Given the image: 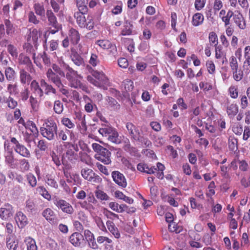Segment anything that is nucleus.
I'll return each instance as SVG.
<instances>
[{"label": "nucleus", "instance_id": "f257e3e1", "mask_svg": "<svg viewBox=\"0 0 250 250\" xmlns=\"http://www.w3.org/2000/svg\"><path fill=\"white\" fill-rule=\"evenodd\" d=\"M58 127L53 119L45 120L40 128L41 134L48 141L54 140L56 138Z\"/></svg>", "mask_w": 250, "mask_h": 250}, {"label": "nucleus", "instance_id": "f03ea898", "mask_svg": "<svg viewBox=\"0 0 250 250\" xmlns=\"http://www.w3.org/2000/svg\"><path fill=\"white\" fill-rule=\"evenodd\" d=\"M87 80L94 86L103 89H106L108 83V79L102 71L93 70L91 75L87 77Z\"/></svg>", "mask_w": 250, "mask_h": 250}, {"label": "nucleus", "instance_id": "7ed1b4c3", "mask_svg": "<svg viewBox=\"0 0 250 250\" xmlns=\"http://www.w3.org/2000/svg\"><path fill=\"white\" fill-rule=\"evenodd\" d=\"M54 204L63 212L72 214L74 212V209L70 203L64 200L55 197L52 199Z\"/></svg>", "mask_w": 250, "mask_h": 250}, {"label": "nucleus", "instance_id": "20e7f679", "mask_svg": "<svg viewBox=\"0 0 250 250\" xmlns=\"http://www.w3.org/2000/svg\"><path fill=\"white\" fill-rule=\"evenodd\" d=\"M63 144L65 149L63 154H65L66 157L71 161L76 159L77 152L79 150L77 145L69 142H63Z\"/></svg>", "mask_w": 250, "mask_h": 250}, {"label": "nucleus", "instance_id": "39448f33", "mask_svg": "<svg viewBox=\"0 0 250 250\" xmlns=\"http://www.w3.org/2000/svg\"><path fill=\"white\" fill-rule=\"evenodd\" d=\"M81 175L85 179L94 183H99L102 181V178L96 175L93 171L88 168H83L81 170Z\"/></svg>", "mask_w": 250, "mask_h": 250}, {"label": "nucleus", "instance_id": "423d86ee", "mask_svg": "<svg viewBox=\"0 0 250 250\" xmlns=\"http://www.w3.org/2000/svg\"><path fill=\"white\" fill-rule=\"evenodd\" d=\"M77 22L81 28L91 29L94 25L92 17H77Z\"/></svg>", "mask_w": 250, "mask_h": 250}, {"label": "nucleus", "instance_id": "0eeeda50", "mask_svg": "<svg viewBox=\"0 0 250 250\" xmlns=\"http://www.w3.org/2000/svg\"><path fill=\"white\" fill-rule=\"evenodd\" d=\"M96 44L103 49L108 50L110 53L114 55H115L117 53L115 44L111 42L109 40H98L97 41Z\"/></svg>", "mask_w": 250, "mask_h": 250}, {"label": "nucleus", "instance_id": "6e6552de", "mask_svg": "<svg viewBox=\"0 0 250 250\" xmlns=\"http://www.w3.org/2000/svg\"><path fill=\"white\" fill-rule=\"evenodd\" d=\"M114 182L119 187L125 188L127 186L126 179L123 174L118 171H113L111 173Z\"/></svg>", "mask_w": 250, "mask_h": 250}, {"label": "nucleus", "instance_id": "1a4fd4ad", "mask_svg": "<svg viewBox=\"0 0 250 250\" xmlns=\"http://www.w3.org/2000/svg\"><path fill=\"white\" fill-rule=\"evenodd\" d=\"M69 242L75 247H82L84 243V239L81 233L74 232L69 237Z\"/></svg>", "mask_w": 250, "mask_h": 250}, {"label": "nucleus", "instance_id": "9d476101", "mask_svg": "<svg viewBox=\"0 0 250 250\" xmlns=\"http://www.w3.org/2000/svg\"><path fill=\"white\" fill-rule=\"evenodd\" d=\"M42 216L52 225H57L58 219L54 211L50 208L45 209L42 212Z\"/></svg>", "mask_w": 250, "mask_h": 250}, {"label": "nucleus", "instance_id": "9b49d317", "mask_svg": "<svg viewBox=\"0 0 250 250\" xmlns=\"http://www.w3.org/2000/svg\"><path fill=\"white\" fill-rule=\"evenodd\" d=\"M13 208L9 204H5L0 208V218L7 220L13 215Z\"/></svg>", "mask_w": 250, "mask_h": 250}, {"label": "nucleus", "instance_id": "f8f14e48", "mask_svg": "<svg viewBox=\"0 0 250 250\" xmlns=\"http://www.w3.org/2000/svg\"><path fill=\"white\" fill-rule=\"evenodd\" d=\"M110 156V152L105 148L102 152L96 154L95 158L104 164L108 165L111 162Z\"/></svg>", "mask_w": 250, "mask_h": 250}, {"label": "nucleus", "instance_id": "ddd939ff", "mask_svg": "<svg viewBox=\"0 0 250 250\" xmlns=\"http://www.w3.org/2000/svg\"><path fill=\"white\" fill-rule=\"evenodd\" d=\"M61 66L66 71V78L68 81H69L73 78H80L81 76L78 74L77 71L74 70L69 65L62 62V64H61Z\"/></svg>", "mask_w": 250, "mask_h": 250}, {"label": "nucleus", "instance_id": "4468645a", "mask_svg": "<svg viewBox=\"0 0 250 250\" xmlns=\"http://www.w3.org/2000/svg\"><path fill=\"white\" fill-rule=\"evenodd\" d=\"M15 219L20 228H23L28 224L27 217L21 211H18L16 213Z\"/></svg>", "mask_w": 250, "mask_h": 250}, {"label": "nucleus", "instance_id": "2eb2a0df", "mask_svg": "<svg viewBox=\"0 0 250 250\" xmlns=\"http://www.w3.org/2000/svg\"><path fill=\"white\" fill-rule=\"evenodd\" d=\"M46 76L49 81L54 83L57 87L62 86V82L60 78L52 70L49 68L46 72Z\"/></svg>", "mask_w": 250, "mask_h": 250}, {"label": "nucleus", "instance_id": "dca6fc26", "mask_svg": "<svg viewBox=\"0 0 250 250\" xmlns=\"http://www.w3.org/2000/svg\"><path fill=\"white\" fill-rule=\"evenodd\" d=\"M70 58L73 63L77 66H80L84 64V60L78 52L74 49L71 50Z\"/></svg>", "mask_w": 250, "mask_h": 250}, {"label": "nucleus", "instance_id": "f3484780", "mask_svg": "<svg viewBox=\"0 0 250 250\" xmlns=\"http://www.w3.org/2000/svg\"><path fill=\"white\" fill-rule=\"evenodd\" d=\"M68 81L69 82V85L71 87L80 88L86 93H89V91L87 86L85 84H83L78 78H73Z\"/></svg>", "mask_w": 250, "mask_h": 250}, {"label": "nucleus", "instance_id": "a211bd4d", "mask_svg": "<svg viewBox=\"0 0 250 250\" xmlns=\"http://www.w3.org/2000/svg\"><path fill=\"white\" fill-rule=\"evenodd\" d=\"M5 163L11 168H16L17 165L15 163L16 159L14 158L12 150L6 151L4 154Z\"/></svg>", "mask_w": 250, "mask_h": 250}, {"label": "nucleus", "instance_id": "6ab92c4d", "mask_svg": "<svg viewBox=\"0 0 250 250\" xmlns=\"http://www.w3.org/2000/svg\"><path fill=\"white\" fill-rule=\"evenodd\" d=\"M137 168L138 170L146 173L147 174H154L157 171V168L155 167H149L147 164L140 163L137 165Z\"/></svg>", "mask_w": 250, "mask_h": 250}, {"label": "nucleus", "instance_id": "aec40b11", "mask_svg": "<svg viewBox=\"0 0 250 250\" xmlns=\"http://www.w3.org/2000/svg\"><path fill=\"white\" fill-rule=\"evenodd\" d=\"M48 19L50 23V25H51L54 28H50L49 30L48 31L49 34L50 33L54 34L61 29L62 26L57 22L56 17H48Z\"/></svg>", "mask_w": 250, "mask_h": 250}, {"label": "nucleus", "instance_id": "412c9836", "mask_svg": "<svg viewBox=\"0 0 250 250\" xmlns=\"http://www.w3.org/2000/svg\"><path fill=\"white\" fill-rule=\"evenodd\" d=\"M68 36L71 43L74 45L77 44L80 40V34L74 28H71L69 29Z\"/></svg>", "mask_w": 250, "mask_h": 250}, {"label": "nucleus", "instance_id": "4be33fe9", "mask_svg": "<svg viewBox=\"0 0 250 250\" xmlns=\"http://www.w3.org/2000/svg\"><path fill=\"white\" fill-rule=\"evenodd\" d=\"M83 99L85 101L84 110L86 112L90 113L94 109H97L96 105L93 102L92 100L86 95L83 96Z\"/></svg>", "mask_w": 250, "mask_h": 250}, {"label": "nucleus", "instance_id": "5701e85b", "mask_svg": "<svg viewBox=\"0 0 250 250\" xmlns=\"http://www.w3.org/2000/svg\"><path fill=\"white\" fill-rule=\"evenodd\" d=\"M4 75L6 80L9 82H14L17 78V73L16 71L11 67H7L5 68Z\"/></svg>", "mask_w": 250, "mask_h": 250}, {"label": "nucleus", "instance_id": "b1692460", "mask_svg": "<svg viewBox=\"0 0 250 250\" xmlns=\"http://www.w3.org/2000/svg\"><path fill=\"white\" fill-rule=\"evenodd\" d=\"M14 149L16 152L21 156L26 158H29L31 156L28 149L23 145L20 144L17 147H14Z\"/></svg>", "mask_w": 250, "mask_h": 250}, {"label": "nucleus", "instance_id": "393cba45", "mask_svg": "<svg viewBox=\"0 0 250 250\" xmlns=\"http://www.w3.org/2000/svg\"><path fill=\"white\" fill-rule=\"evenodd\" d=\"M40 85L41 86L43 89H44L45 94L49 95L50 93H52L56 95V89L54 88H53L51 85H50L48 83H47L44 80L42 79L40 81Z\"/></svg>", "mask_w": 250, "mask_h": 250}, {"label": "nucleus", "instance_id": "a878e982", "mask_svg": "<svg viewBox=\"0 0 250 250\" xmlns=\"http://www.w3.org/2000/svg\"><path fill=\"white\" fill-rule=\"evenodd\" d=\"M106 224L108 230L112 235H114L116 238H119L120 237V233L114 223L111 221L108 220Z\"/></svg>", "mask_w": 250, "mask_h": 250}, {"label": "nucleus", "instance_id": "bb28decb", "mask_svg": "<svg viewBox=\"0 0 250 250\" xmlns=\"http://www.w3.org/2000/svg\"><path fill=\"white\" fill-rule=\"evenodd\" d=\"M31 88L36 96L42 97L43 95V90L41 88L39 83L36 80H33L31 82Z\"/></svg>", "mask_w": 250, "mask_h": 250}, {"label": "nucleus", "instance_id": "cd10ccee", "mask_svg": "<svg viewBox=\"0 0 250 250\" xmlns=\"http://www.w3.org/2000/svg\"><path fill=\"white\" fill-rule=\"evenodd\" d=\"M39 34L38 32L36 29H30L27 37V41L33 43L36 45L38 40Z\"/></svg>", "mask_w": 250, "mask_h": 250}, {"label": "nucleus", "instance_id": "c85d7f7f", "mask_svg": "<svg viewBox=\"0 0 250 250\" xmlns=\"http://www.w3.org/2000/svg\"><path fill=\"white\" fill-rule=\"evenodd\" d=\"M27 250H38L35 240L31 237H26L24 240Z\"/></svg>", "mask_w": 250, "mask_h": 250}, {"label": "nucleus", "instance_id": "c756f323", "mask_svg": "<svg viewBox=\"0 0 250 250\" xmlns=\"http://www.w3.org/2000/svg\"><path fill=\"white\" fill-rule=\"evenodd\" d=\"M32 79L30 75L26 72L24 69H21L20 71V80L21 83L24 84L29 83Z\"/></svg>", "mask_w": 250, "mask_h": 250}, {"label": "nucleus", "instance_id": "7c9ffc66", "mask_svg": "<svg viewBox=\"0 0 250 250\" xmlns=\"http://www.w3.org/2000/svg\"><path fill=\"white\" fill-rule=\"evenodd\" d=\"M105 100L107 103V107L112 110H118L120 108V105L117 101L111 97H107Z\"/></svg>", "mask_w": 250, "mask_h": 250}, {"label": "nucleus", "instance_id": "2f4dec72", "mask_svg": "<svg viewBox=\"0 0 250 250\" xmlns=\"http://www.w3.org/2000/svg\"><path fill=\"white\" fill-rule=\"evenodd\" d=\"M80 204L83 208L87 210L91 214L97 210L96 205L89 202H87L86 201H84L82 202H81Z\"/></svg>", "mask_w": 250, "mask_h": 250}, {"label": "nucleus", "instance_id": "473e14b6", "mask_svg": "<svg viewBox=\"0 0 250 250\" xmlns=\"http://www.w3.org/2000/svg\"><path fill=\"white\" fill-rule=\"evenodd\" d=\"M115 196L117 198H119L120 199L123 200L126 203L129 204H132L133 203L134 200L132 198L126 196L124 193L119 190L116 191L115 192Z\"/></svg>", "mask_w": 250, "mask_h": 250}, {"label": "nucleus", "instance_id": "72a5a7b5", "mask_svg": "<svg viewBox=\"0 0 250 250\" xmlns=\"http://www.w3.org/2000/svg\"><path fill=\"white\" fill-rule=\"evenodd\" d=\"M68 132L69 130L66 128L57 130L56 137L58 140L66 141L67 140Z\"/></svg>", "mask_w": 250, "mask_h": 250}, {"label": "nucleus", "instance_id": "f704fd0d", "mask_svg": "<svg viewBox=\"0 0 250 250\" xmlns=\"http://www.w3.org/2000/svg\"><path fill=\"white\" fill-rule=\"evenodd\" d=\"M46 42L47 39H46L43 44L44 52L43 54L41 55V58L42 59V61L44 64L47 66H48L50 64L51 62L49 57L48 56V55L46 54L45 52V51H47L48 49L46 45Z\"/></svg>", "mask_w": 250, "mask_h": 250}, {"label": "nucleus", "instance_id": "c9c22d12", "mask_svg": "<svg viewBox=\"0 0 250 250\" xmlns=\"http://www.w3.org/2000/svg\"><path fill=\"white\" fill-rule=\"evenodd\" d=\"M124 149L125 151L129 152L132 155H136L137 150L136 148L132 146L128 140L125 141Z\"/></svg>", "mask_w": 250, "mask_h": 250}, {"label": "nucleus", "instance_id": "e433bc0d", "mask_svg": "<svg viewBox=\"0 0 250 250\" xmlns=\"http://www.w3.org/2000/svg\"><path fill=\"white\" fill-rule=\"evenodd\" d=\"M113 128L110 126L105 125L103 127L99 128L98 132L103 137H107L110 134Z\"/></svg>", "mask_w": 250, "mask_h": 250}, {"label": "nucleus", "instance_id": "4c0bfd02", "mask_svg": "<svg viewBox=\"0 0 250 250\" xmlns=\"http://www.w3.org/2000/svg\"><path fill=\"white\" fill-rule=\"evenodd\" d=\"M118 137L119 134L118 132L115 128H113V130L110 133V134L107 137V139L112 143L119 144L120 141Z\"/></svg>", "mask_w": 250, "mask_h": 250}, {"label": "nucleus", "instance_id": "58836bf2", "mask_svg": "<svg viewBox=\"0 0 250 250\" xmlns=\"http://www.w3.org/2000/svg\"><path fill=\"white\" fill-rule=\"evenodd\" d=\"M25 128L29 129L34 134H38L39 131L36 124L31 121H27L24 125Z\"/></svg>", "mask_w": 250, "mask_h": 250}, {"label": "nucleus", "instance_id": "ea45409f", "mask_svg": "<svg viewBox=\"0 0 250 250\" xmlns=\"http://www.w3.org/2000/svg\"><path fill=\"white\" fill-rule=\"evenodd\" d=\"M18 60L19 63L21 64H25L26 65H31V61L29 57L23 53L20 54Z\"/></svg>", "mask_w": 250, "mask_h": 250}, {"label": "nucleus", "instance_id": "a19ab883", "mask_svg": "<svg viewBox=\"0 0 250 250\" xmlns=\"http://www.w3.org/2000/svg\"><path fill=\"white\" fill-rule=\"evenodd\" d=\"M215 58L217 59H222L223 63L224 59H226L225 54L222 51V48L220 45L215 46Z\"/></svg>", "mask_w": 250, "mask_h": 250}, {"label": "nucleus", "instance_id": "79ce46f5", "mask_svg": "<svg viewBox=\"0 0 250 250\" xmlns=\"http://www.w3.org/2000/svg\"><path fill=\"white\" fill-rule=\"evenodd\" d=\"M238 111V108L236 104H232L227 107V113L229 116H234Z\"/></svg>", "mask_w": 250, "mask_h": 250}, {"label": "nucleus", "instance_id": "37998d69", "mask_svg": "<svg viewBox=\"0 0 250 250\" xmlns=\"http://www.w3.org/2000/svg\"><path fill=\"white\" fill-rule=\"evenodd\" d=\"M20 168L22 171H27L29 169L30 165L28 161L25 159L19 160Z\"/></svg>", "mask_w": 250, "mask_h": 250}, {"label": "nucleus", "instance_id": "c03bdc74", "mask_svg": "<svg viewBox=\"0 0 250 250\" xmlns=\"http://www.w3.org/2000/svg\"><path fill=\"white\" fill-rule=\"evenodd\" d=\"M54 110L57 114H61L63 110L62 103L59 100L55 101L54 104Z\"/></svg>", "mask_w": 250, "mask_h": 250}, {"label": "nucleus", "instance_id": "a18cd8bd", "mask_svg": "<svg viewBox=\"0 0 250 250\" xmlns=\"http://www.w3.org/2000/svg\"><path fill=\"white\" fill-rule=\"evenodd\" d=\"M133 26L130 22H126V24L124 26V29L122 30L121 35L123 36L130 35L132 34Z\"/></svg>", "mask_w": 250, "mask_h": 250}, {"label": "nucleus", "instance_id": "49530a36", "mask_svg": "<svg viewBox=\"0 0 250 250\" xmlns=\"http://www.w3.org/2000/svg\"><path fill=\"white\" fill-rule=\"evenodd\" d=\"M96 197L101 200L107 201L109 200V197L103 191L97 189L95 192Z\"/></svg>", "mask_w": 250, "mask_h": 250}, {"label": "nucleus", "instance_id": "de8ad7c7", "mask_svg": "<svg viewBox=\"0 0 250 250\" xmlns=\"http://www.w3.org/2000/svg\"><path fill=\"white\" fill-rule=\"evenodd\" d=\"M165 166L162 164L160 163L157 164V169H158V171L156 172V176L158 178L160 179H163L164 178V175L163 171L165 170Z\"/></svg>", "mask_w": 250, "mask_h": 250}, {"label": "nucleus", "instance_id": "09e8293b", "mask_svg": "<svg viewBox=\"0 0 250 250\" xmlns=\"http://www.w3.org/2000/svg\"><path fill=\"white\" fill-rule=\"evenodd\" d=\"M26 179L30 186L34 188L37 185V179L36 177L31 173L26 175Z\"/></svg>", "mask_w": 250, "mask_h": 250}, {"label": "nucleus", "instance_id": "8fccbe9b", "mask_svg": "<svg viewBox=\"0 0 250 250\" xmlns=\"http://www.w3.org/2000/svg\"><path fill=\"white\" fill-rule=\"evenodd\" d=\"M95 222L98 227V228L102 231L107 232L106 228L102 219L99 217H97L95 218Z\"/></svg>", "mask_w": 250, "mask_h": 250}, {"label": "nucleus", "instance_id": "3c124183", "mask_svg": "<svg viewBox=\"0 0 250 250\" xmlns=\"http://www.w3.org/2000/svg\"><path fill=\"white\" fill-rule=\"evenodd\" d=\"M7 51L13 58H17L18 57V53L17 49L13 44H9L7 45Z\"/></svg>", "mask_w": 250, "mask_h": 250}, {"label": "nucleus", "instance_id": "603ef678", "mask_svg": "<svg viewBox=\"0 0 250 250\" xmlns=\"http://www.w3.org/2000/svg\"><path fill=\"white\" fill-rule=\"evenodd\" d=\"M234 20L240 28L244 29L246 27V23L244 17H234Z\"/></svg>", "mask_w": 250, "mask_h": 250}, {"label": "nucleus", "instance_id": "864d4df0", "mask_svg": "<svg viewBox=\"0 0 250 250\" xmlns=\"http://www.w3.org/2000/svg\"><path fill=\"white\" fill-rule=\"evenodd\" d=\"M62 124L69 129L73 128L75 127V124L72 121L67 117H63L61 120Z\"/></svg>", "mask_w": 250, "mask_h": 250}, {"label": "nucleus", "instance_id": "5fc2aeb1", "mask_svg": "<svg viewBox=\"0 0 250 250\" xmlns=\"http://www.w3.org/2000/svg\"><path fill=\"white\" fill-rule=\"evenodd\" d=\"M126 127L131 137L135 138L137 134V130L135 128V126L132 123H127L126 124Z\"/></svg>", "mask_w": 250, "mask_h": 250}, {"label": "nucleus", "instance_id": "6e6d98bb", "mask_svg": "<svg viewBox=\"0 0 250 250\" xmlns=\"http://www.w3.org/2000/svg\"><path fill=\"white\" fill-rule=\"evenodd\" d=\"M38 191L40 194L44 198L48 201H50L51 199V195L43 187H40L38 188Z\"/></svg>", "mask_w": 250, "mask_h": 250}, {"label": "nucleus", "instance_id": "4d7b16f0", "mask_svg": "<svg viewBox=\"0 0 250 250\" xmlns=\"http://www.w3.org/2000/svg\"><path fill=\"white\" fill-rule=\"evenodd\" d=\"M89 63L93 67H95L100 63L98 56L95 54H91Z\"/></svg>", "mask_w": 250, "mask_h": 250}, {"label": "nucleus", "instance_id": "13d9d810", "mask_svg": "<svg viewBox=\"0 0 250 250\" xmlns=\"http://www.w3.org/2000/svg\"><path fill=\"white\" fill-rule=\"evenodd\" d=\"M77 49V52L80 55H85L87 54L88 52V47L84 44H79Z\"/></svg>", "mask_w": 250, "mask_h": 250}, {"label": "nucleus", "instance_id": "bf43d9fd", "mask_svg": "<svg viewBox=\"0 0 250 250\" xmlns=\"http://www.w3.org/2000/svg\"><path fill=\"white\" fill-rule=\"evenodd\" d=\"M234 79L236 81H240L243 77V72L241 70H232Z\"/></svg>", "mask_w": 250, "mask_h": 250}, {"label": "nucleus", "instance_id": "052dcab7", "mask_svg": "<svg viewBox=\"0 0 250 250\" xmlns=\"http://www.w3.org/2000/svg\"><path fill=\"white\" fill-rule=\"evenodd\" d=\"M208 39L210 44H214L215 46H217L218 44V37L215 32H211L209 33Z\"/></svg>", "mask_w": 250, "mask_h": 250}, {"label": "nucleus", "instance_id": "680f3d73", "mask_svg": "<svg viewBox=\"0 0 250 250\" xmlns=\"http://www.w3.org/2000/svg\"><path fill=\"white\" fill-rule=\"evenodd\" d=\"M208 71L210 74H213L215 71V66L213 62L211 61H208L206 62Z\"/></svg>", "mask_w": 250, "mask_h": 250}, {"label": "nucleus", "instance_id": "e2e57ef3", "mask_svg": "<svg viewBox=\"0 0 250 250\" xmlns=\"http://www.w3.org/2000/svg\"><path fill=\"white\" fill-rule=\"evenodd\" d=\"M229 65L231 70L238 69V64L236 57L232 56L230 58Z\"/></svg>", "mask_w": 250, "mask_h": 250}, {"label": "nucleus", "instance_id": "0e129e2a", "mask_svg": "<svg viewBox=\"0 0 250 250\" xmlns=\"http://www.w3.org/2000/svg\"><path fill=\"white\" fill-rule=\"evenodd\" d=\"M7 91L10 94L16 95L18 93L17 85L16 84L9 83L7 85Z\"/></svg>", "mask_w": 250, "mask_h": 250}, {"label": "nucleus", "instance_id": "69168bd1", "mask_svg": "<svg viewBox=\"0 0 250 250\" xmlns=\"http://www.w3.org/2000/svg\"><path fill=\"white\" fill-rule=\"evenodd\" d=\"M34 9L36 13L39 16H42L44 13V9L42 5L39 3H36L34 5Z\"/></svg>", "mask_w": 250, "mask_h": 250}, {"label": "nucleus", "instance_id": "338daca9", "mask_svg": "<svg viewBox=\"0 0 250 250\" xmlns=\"http://www.w3.org/2000/svg\"><path fill=\"white\" fill-rule=\"evenodd\" d=\"M125 89L126 91H130L133 89V83L131 80H125L123 83Z\"/></svg>", "mask_w": 250, "mask_h": 250}, {"label": "nucleus", "instance_id": "774afa93", "mask_svg": "<svg viewBox=\"0 0 250 250\" xmlns=\"http://www.w3.org/2000/svg\"><path fill=\"white\" fill-rule=\"evenodd\" d=\"M46 183L47 184L55 188H58V185L55 180L52 177L49 176L47 177L46 179Z\"/></svg>", "mask_w": 250, "mask_h": 250}]
</instances>
